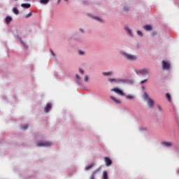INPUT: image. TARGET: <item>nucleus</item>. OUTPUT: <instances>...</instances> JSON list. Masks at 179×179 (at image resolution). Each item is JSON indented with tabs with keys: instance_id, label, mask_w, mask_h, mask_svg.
I'll return each instance as SVG.
<instances>
[{
	"instance_id": "obj_1",
	"label": "nucleus",
	"mask_w": 179,
	"mask_h": 179,
	"mask_svg": "<svg viewBox=\"0 0 179 179\" xmlns=\"http://www.w3.org/2000/svg\"><path fill=\"white\" fill-rule=\"evenodd\" d=\"M143 97L144 99L147 100V103L150 108H152V107L155 106V102L152 100V99L149 98V94H148V92H144Z\"/></svg>"
},
{
	"instance_id": "obj_2",
	"label": "nucleus",
	"mask_w": 179,
	"mask_h": 179,
	"mask_svg": "<svg viewBox=\"0 0 179 179\" xmlns=\"http://www.w3.org/2000/svg\"><path fill=\"white\" fill-rule=\"evenodd\" d=\"M122 56L126 59H128V61H136V59H137L136 56L131 55V54H128L127 52H122Z\"/></svg>"
},
{
	"instance_id": "obj_3",
	"label": "nucleus",
	"mask_w": 179,
	"mask_h": 179,
	"mask_svg": "<svg viewBox=\"0 0 179 179\" xmlns=\"http://www.w3.org/2000/svg\"><path fill=\"white\" fill-rule=\"evenodd\" d=\"M52 143L47 141H40L37 143V146L41 148L42 146H51Z\"/></svg>"
},
{
	"instance_id": "obj_4",
	"label": "nucleus",
	"mask_w": 179,
	"mask_h": 179,
	"mask_svg": "<svg viewBox=\"0 0 179 179\" xmlns=\"http://www.w3.org/2000/svg\"><path fill=\"white\" fill-rule=\"evenodd\" d=\"M162 69L165 71H169L170 69V63L164 60L162 61Z\"/></svg>"
},
{
	"instance_id": "obj_5",
	"label": "nucleus",
	"mask_w": 179,
	"mask_h": 179,
	"mask_svg": "<svg viewBox=\"0 0 179 179\" xmlns=\"http://www.w3.org/2000/svg\"><path fill=\"white\" fill-rule=\"evenodd\" d=\"M111 92H115V93L119 94V96H124V92L118 88H113L111 90Z\"/></svg>"
},
{
	"instance_id": "obj_6",
	"label": "nucleus",
	"mask_w": 179,
	"mask_h": 179,
	"mask_svg": "<svg viewBox=\"0 0 179 179\" xmlns=\"http://www.w3.org/2000/svg\"><path fill=\"white\" fill-rule=\"evenodd\" d=\"M106 165L108 167L109 166H111L113 164V161L108 158V157H104Z\"/></svg>"
},
{
	"instance_id": "obj_7",
	"label": "nucleus",
	"mask_w": 179,
	"mask_h": 179,
	"mask_svg": "<svg viewBox=\"0 0 179 179\" xmlns=\"http://www.w3.org/2000/svg\"><path fill=\"white\" fill-rule=\"evenodd\" d=\"M52 105L51 103H47L45 107V113H49L50 110H51Z\"/></svg>"
},
{
	"instance_id": "obj_8",
	"label": "nucleus",
	"mask_w": 179,
	"mask_h": 179,
	"mask_svg": "<svg viewBox=\"0 0 179 179\" xmlns=\"http://www.w3.org/2000/svg\"><path fill=\"white\" fill-rule=\"evenodd\" d=\"M138 73H141V75H148V73H149V70L146 69H141L138 71Z\"/></svg>"
},
{
	"instance_id": "obj_9",
	"label": "nucleus",
	"mask_w": 179,
	"mask_h": 179,
	"mask_svg": "<svg viewBox=\"0 0 179 179\" xmlns=\"http://www.w3.org/2000/svg\"><path fill=\"white\" fill-rule=\"evenodd\" d=\"M13 20V18L12 17L8 15L6 17V24H9V23H10V22H12Z\"/></svg>"
},
{
	"instance_id": "obj_10",
	"label": "nucleus",
	"mask_w": 179,
	"mask_h": 179,
	"mask_svg": "<svg viewBox=\"0 0 179 179\" xmlns=\"http://www.w3.org/2000/svg\"><path fill=\"white\" fill-rule=\"evenodd\" d=\"M111 100H113L115 103H116V104H120V103H121V101H120V99H115V97L114 96H110Z\"/></svg>"
},
{
	"instance_id": "obj_11",
	"label": "nucleus",
	"mask_w": 179,
	"mask_h": 179,
	"mask_svg": "<svg viewBox=\"0 0 179 179\" xmlns=\"http://www.w3.org/2000/svg\"><path fill=\"white\" fill-rule=\"evenodd\" d=\"M162 145H163V146H166L167 148H169L170 146H173V143H171L170 142H163Z\"/></svg>"
},
{
	"instance_id": "obj_12",
	"label": "nucleus",
	"mask_w": 179,
	"mask_h": 179,
	"mask_svg": "<svg viewBox=\"0 0 179 179\" xmlns=\"http://www.w3.org/2000/svg\"><path fill=\"white\" fill-rule=\"evenodd\" d=\"M102 74L103 75V76H111V75H113V72L111 71L103 72Z\"/></svg>"
},
{
	"instance_id": "obj_13",
	"label": "nucleus",
	"mask_w": 179,
	"mask_h": 179,
	"mask_svg": "<svg viewBox=\"0 0 179 179\" xmlns=\"http://www.w3.org/2000/svg\"><path fill=\"white\" fill-rule=\"evenodd\" d=\"M99 171H100V168L97 169L96 170H95L92 176H91V179H94V176H96V173H99Z\"/></svg>"
},
{
	"instance_id": "obj_14",
	"label": "nucleus",
	"mask_w": 179,
	"mask_h": 179,
	"mask_svg": "<svg viewBox=\"0 0 179 179\" xmlns=\"http://www.w3.org/2000/svg\"><path fill=\"white\" fill-rule=\"evenodd\" d=\"M22 8H25L26 9H29L31 5L29 3H22L21 4Z\"/></svg>"
},
{
	"instance_id": "obj_15",
	"label": "nucleus",
	"mask_w": 179,
	"mask_h": 179,
	"mask_svg": "<svg viewBox=\"0 0 179 179\" xmlns=\"http://www.w3.org/2000/svg\"><path fill=\"white\" fill-rule=\"evenodd\" d=\"M103 179H108V173L106 171L103 172Z\"/></svg>"
},
{
	"instance_id": "obj_16",
	"label": "nucleus",
	"mask_w": 179,
	"mask_h": 179,
	"mask_svg": "<svg viewBox=\"0 0 179 179\" xmlns=\"http://www.w3.org/2000/svg\"><path fill=\"white\" fill-rule=\"evenodd\" d=\"M13 13H15V15H19V10L16 7H14L13 8Z\"/></svg>"
},
{
	"instance_id": "obj_17",
	"label": "nucleus",
	"mask_w": 179,
	"mask_h": 179,
	"mask_svg": "<svg viewBox=\"0 0 179 179\" xmlns=\"http://www.w3.org/2000/svg\"><path fill=\"white\" fill-rule=\"evenodd\" d=\"M125 30H126V31H127V33H128V34H129V36H132V31H131V29H130L129 28L126 27V28H125Z\"/></svg>"
},
{
	"instance_id": "obj_18",
	"label": "nucleus",
	"mask_w": 179,
	"mask_h": 179,
	"mask_svg": "<svg viewBox=\"0 0 179 179\" xmlns=\"http://www.w3.org/2000/svg\"><path fill=\"white\" fill-rule=\"evenodd\" d=\"M166 97L169 102L171 101V95H170L169 93L166 94Z\"/></svg>"
},
{
	"instance_id": "obj_19",
	"label": "nucleus",
	"mask_w": 179,
	"mask_h": 179,
	"mask_svg": "<svg viewBox=\"0 0 179 179\" xmlns=\"http://www.w3.org/2000/svg\"><path fill=\"white\" fill-rule=\"evenodd\" d=\"M76 78L77 79V83H78V85L80 84V76L76 74Z\"/></svg>"
},
{
	"instance_id": "obj_20",
	"label": "nucleus",
	"mask_w": 179,
	"mask_h": 179,
	"mask_svg": "<svg viewBox=\"0 0 179 179\" xmlns=\"http://www.w3.org/2000/svg\"><path fill=\"white\" fill-rule=\"evenodd\" d=\"M145 30H150L152 29V26L150 25H145L144 26Z\"/></svg>"
},
{
	"instance_id": "obj_21",
	"label": "nucleus",
	"mask_w": 179,
	"mask_h": 179,
	"mask_svg": "<svg viewBox=\"0 0 179 179\" xmlns=\"http://www.w3.org/2000/svg\"><path fill=\"white\" fill-rule=\"evenodd\" d=\"M108 82L113 83V82H115L117 83V80L115 78H108Z\"/></svg>"
},
{
	"instance_id": "obj_22",
	"label": "nucleus",
	"mask_w": 179,
	"mask_h": 179,
	"mask_svg": "<svg viewBox=\"0 0 179 179\" xmlns=\"http://www.w3.org/2000/svg\"><path fill=\"white\" fill-rule=\"evenodd\" d=\"M40 2L41 3L46 4L48 3V2H50V0H41Z\"/></svg>"
},
{
	"instance_id": "obj_23",
	"label": "nucleus",
	"mask_w": 179,
	"mask_h": 179,
	"mask_svg": "<svg viewBox=\"0 0 179 179\" xmlns=\"http://www.w3.org/2000/svg\"><path fill=\"white\" fill-rule=\"evenodd\" d=\"M31 15H33V12H29L26 16V19H29V17H31Z\"/></svg>"
},
{
	"instance_id": "obj_24",
	"label": "nucleus",
	"mask_w": 179,
	"mask_h": 179,
	"mask_svg": "<svg viewBox=\"0 0 179 179\" xmlns=\"http://www.w3.org/2000/svg\"><path fill=\"white\" fill-rule=\"evenodd\" d=\"M94 164L88 165L85 167V170H90L93 167Z\"/></svg>"
},
{
	"instance_id": "obj_25",
	"label": "nucleus",
	"mask_w": 179,
	"mask_h": 179,
	"mask_svg": "<svg viewBox=\"0 0 179 179\" xmlns=\"http://www.w3.org/2000/svg\"><path fill=\"white\" fill-rule=\"evenodd\" d=\"M29 128V124H24V126L22 127V129L24 131V129H27Z\"/></svg>"
},
{
	"instance_id": "obj_26",
	"label": "nucleus",
	"mask_w": 179,
	"mask_h": 179,
	"mask_svg": "<svg viewBox=\"0 0 179 179\" xmlns=\"http://www.w3.org/2000/svg\"><path fill=\"white\" fill-rule=\"evenodd\" d=\"M116 80H117V83L122 82V83H125V82H126V80H123V79H117Z\"/></svg>"
},
{
	"instance_id": "obj_27",
	"label": "nucleus",
	"mask_w": 179,
	"mask_h": 179,
	"mask_svg": "<svg viewBox=\"0 0 179 179\" xmlns=\"http://www.w3.org/2000/svg\"><path fill=\"white\" fill-rule=\"evenodd\" d=\"M79 72H80V73H81L82 75H83V73H85V71H83V69H79Z\"/></svg>"
},
{
	"instance_id": "obj_28",
	"label": "nucleus",
	"mask_w": 179,
	"mask_h": 179,
	"mask_svg": "<svg viewBox=\"0 0 179 179\" xmlns=\"http://www.w3.org/2000/svg\"><path fill=\"white\" fill-rule=\"evenodd\" d=\"M85 82H89V76H85Z\"/></svg>"
},
{
	"instance_id": "obj_29",
	"label": "nucleus",
	"mask_w": 179,
	"mask_h": 179,
	"mask_svg": "<svg viewBox=\"0 0 179 179\" xmlns=\"http://www.w3.org/2000/svg\"><path fill=\"white\" fill-rule=\"evenodd\" d=\"M124 12H128V10H129V8L127 6H124Z\"/></svg>"
},
{
	"instance_id": "obj_30",
	"label": "nucleus",
	"mask_w": 179,
	"mask_h": 179,
	"mask_svg": "<svg viewBox=\"0 0 179 179\" xmlns=\"http://www.w3.org/2000/svg\"><path fill=\"white\" fill-rule=\"evenodd\" d=\"M94 19L95 20H98V22H101V19H100L99 17H95Z\"/></svg>"
},
{
	"instance_id": "obj_31",
	"label": "nucleus",
	"mask_w": 179,
	"mask_h": 179,
	"mask_svg": "<svg viewBox=\"0 0 179 179\" xmlns=\"http://www.w3.org/2000/svg\"><path fill=\"white\" fill-rule=\"evenodd\" d=\"M20 40L22 44L24 45V47H25V48L27 47V46L26 45V43H23V41H22V38H20Z\"/></svg>"
},
{
	"instance_id": "obj_32",
	"label": "nucleus",
	"mask_w": 179,
	"mask_h": 179,
	"mask_svg": "<svg viewBox=\"0 0 179 179\" xmlns=\"http://www.w3.org/2000/svg\"><path fill=\"white\" fill-rule=\"evenodd\" d=\"M137 34L138 36H143L142 31H137Z\"/></svg>"
},
{
	"instance_id": "obj_33",
	"label": "nucleus",
	"mask_w": 179,
	"mask_h": 179,
	"mask_svg": "<svg viewBox=\"0 0 179 179\" xmlns=\"http://www.w3.org/2000/svg\"><path fill=\"white\" fill-rule=\"evenodd\" d=\"M127 99H134V96L132 95H128Z\"/></svg>"
},
{
	"instance_id": "obj_34",
	"label": "nucleus",
	"mask_w": 179,
	"mask_h": 179,
	"mask_svg": "<svg viewBox=\"0 0 179 179\" xmlns=\"http://www.w3.org/2000/svg\"><path fill=\"white\" fill-rule=\"evenodd\" d=\"M79 54H80V55H83V54H85V52L80 50Z\"/></svg>"
},
{
	"instance_id": "obj_35",
	"label": "nucleus",
	"mask_w": 179,
	"mask_h": 179,
	"mask_svg": "<svg viewBox=\"0 0 179 179\" xmlns=\"http://www.w3.org/2000/svg\"><path fill=\"white\" fill-rule=\"evenodd\" d=\"M50 52H51V54H52V57H55V53H54L52 50H50Z\"/></svg>"
},
{
	"instance_id": "obj_36",
	"label": "nucleus",
	"mask_w": 179,
	"mask_h": 179,
	"mask_svg": "<svg viewBox=\"0 0 179 179\" xmlns=\"http://www.w3.org/2000/svg\"><path fill=\"white\" fill-rule=\"evenodd\" d=\"M147 80H148V79L143 80L141 81V84H143V83H145V82H146Z\"/></svg>"
},
{
	"instance_id": "obj_37",
	"label": "nucleus",
	"mask_w": 179,
	"mask_h": 179,
	"mask_svg": "<svg viewBox=\"0 0 179 179\" xmlns=\"http://www.w3.org/2000/svg\"><path fill=\"white\" fill-rule=\"evenodd\" d=\"M66 2L68 1V0H64Z\"/></svg>"
},
{
	"instance_id": "obj_38",
	"label": "nucleus",
	"mask_w": 179,
	"mask_h": 179,
	"mask_svg": "<svg viewBox=\"0 0 179 179\" xmlns=\"http://www.w3.org/2000/svg\"><path fill=\"white\" fill-rule=\"evenodd\" d=\"M24 1H29V0H24Z\"/></svg>"
},
{
	"instance_id": "obj_39",
	"label": "nucleus",
	"mask_w": 179,
	"mask_h": 179,
	"mask_svg": "<svg viewBox=\"0 0 179 179\" xmlns=\"http://www.w3.org/2000/svg\"><path fill=\"white\" fill-rule=\"evenodd\" d=\"M15 1H17V0H15Z\"/></svg>"
}]
</instances>
